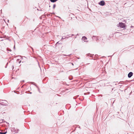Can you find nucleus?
<instances>
[{
	"label": "nucleus",
	"instance_id": "1",
	"mask_svg": "<svg viewBox=\"0 0 134 134\" xmlns=\"http://www.w3.org/2000/svg\"><path fill=\"white\" fill-rule=\"evenodd\" d=\"M7 102L5 100H2L1 102V105L4 106H7L8 105L7 104Z\"/></svg>",
	"mask_w": 134,
	"mask_h": 134
},
{
	"label": "nucleus",
	"instance_id": "2",
	"mask_svg": "<svg viewBox=\"0 0 134 134\" xmlns=\"http://www.w3.org/2000/svg\"><path fill=\"white\" fill-rule=\"evenodd\" d=\"M119 26L122 28H124L125 27V25L124 24L122 23H119Z\"/></svg>",
	"mask_w": 134,
	"mask_h": 134
},
{
	"label": "nucleus",
	"instance_id": "3",
	"mask_svg": "<svg viewBox=\"0 0 134 134\" xmlns=\"http://www.w3.org/2000/svg\"><path fill=\"white\" fill-rule=\"evenodd\" d=\"M19 130L17 129H16L15 128L13 127L12 128L11 131L13 132H14L15 133H18Z\"/></svg>",
	"mask_w": 134,
	"mask_h": 134
},
{
	"label": "nucleus",
	"instance_id": "4",
	"mask_svg": "<svg viewBox=\"0 0 134 134\" xmlns=\"http://www.w3.org/2000/svg\"><path fill=\"white\" fill-rule=\"evenodd\" d=\"M99 4L102 6H103L105 4V2L103 1H101L99 3Z\"/></svg>",
	"mask_w": 134,
	"mask_h": 134
},
{
	"label": "nucleus",
	"instance_id": "5",
	"mask_svg": "<svg viewBox=\"0 0 134 134\" xmlns=\"http://www.w3.org/2000/svg\"><path fill=\"white\" fill-rule=\"evenodd\" d=\"M133 75V73L132 72H130L128 75V77L130 78Z\"/></svg>",
	"mask_w": 134,
	"mask_h": 134
},
{
	"label": "nucleus",
	"instance_id": "6",
	"mask_svg": "<svg viewBox=\"0 0 134 134\" xmlns=\"http://www.w3.org/2000/svg\"><path fill=\"white\" fill-rule=\"evenodd\" d=\"M82 40L84 42H86V40H87V38L86 37H85V36H83L82 37Z\"/></svg>",
	"mask_w": 134,
	"mask_h": 134
},
{
	"label": "nucleus",
	"instance_id": "7",
	"mask_svg": "<svg viewBox=\"0 0 134 134\" xmlns=\"http://www.w3.org/2000/svg\"><path fill=\"white\" fill-rule=\"evenodd\" d=\"M50 0L51 1V2L54 3V2H56V1H57L58 0Z\"/></svg>",
	"mask_w": 134,
	"mask_h": 134
},
{
	"label": "nucleus",
	"instance_id": "8",
	"mask_svg": "<svg viewBox=\"0 0 134 134\" xmlns=\"http://www.w3.org/2000/svg\"><path fill=\"white\" fill-rule=\"evenodd\" d=\"M87 56H89V57H92L91 55L90 54H87Z\"/></svg>",
	"mask_w": 134,
	"mask_h": 134
},
{
	"label": "nucleus",
	"instance_id": "9",
	"mask_svg": "<svg viewBox=\"0 0 134 134\" xmlns=\"http://www.w3.org/2000/svg\"><path fill=\"white\" fill-rule=\"evenodd\" d=\"M7 133V132H0V134H5Z\"/></svg>",
	"mask_w": 134,
	"mask_h": 134
},
{
	"label": "nucleus",
	"instance_id": "10",
	"mask_svg": "<svg viewBox=\"0 0 134 134\" xmlns=\"http://www.w3.org/2000/svg\"><path fill=\"white\" fill-rule=\"evenodd\" d=\"M61 44L62 43H59V42H58L56 43V44Z\"/></svg>",
	"mask_w": 134,
	"mask_h": 134
},
{
	"label": "nucleus",
	"instance_id": "11",
	"mask_svg": "<svg viewBox=\"0 0 134 134\" xmlns=\"http://www.w3.org/2000/svg\"><path fill=\"white\" fill-rule=\"evenodd\" d=\"M55 6H56V5L55 4H54L53 5V8L54 9L55 8Z\"/></svg>",
	"mask_w": 134,
	"mask_h": 134
},
{
	"label": "nucleus",
	"instance_id": "12",
	"mask_svg": "<svg viewBox=\"0 0 134 134\" xmlns=\"http://www.w3.org/2000/svg\"><path fill=\"white\" fill-rule=\"evenodd\" d=\"M66 38V37H65L64 38H63V37H62V38H61V41H62V40L65 39Z\"/></svg>",
	"mask_w": 134,
	"mask_h": 134
},
{
	"label": "nucleus",
	"instance_id": "13",
	"mask_svg": "<svg viewBox=\"0 0 134 134\" xmlns=\"http://www.w3.org/2000/svg\"><path fill=\"white\" fill-rule=\"evenodd\" d=\"M7 50L10 51H11V50L10 49L8 48Z\"/></svg>",
	"mask_w": 134,
	"mask_h": 134
},
{
	"label": "nucleus",
	"instance_id": "14",
	"mask_svg": "<svg viewBox=\"0 0 134 134\" xmlns=\"http://www.w3.org/2000/svg\"><path fill=\"white\" fill-rule=\"evenodd\" d=\"M70 64H71L73 66L74 65V64L72 63H70Z\"/></svg>",
	"mask_w": 134,
	"mask_h": 134
},
{
	"label": "nucleus",
	"instance_id": "15",
	"mask_svg": "<svg viewBox=\"0 0 134 134\" xmlns=\"http://www.w3.org/2000/svg\"><path fill=\"white\" fill-rule=\"evenodd\" d=\"M30 47L31 48L32 50L33 51V48L32 47Z\"/></svg>",
	"mask_w": 134,
	"mask_h": 134
},
{
	"label": "nucleus",
	"instance_id": "16",
	"mask_svg": "<svg viewBox=\"0 0 134 134\" xmlns=\"http://www.w3.org/2000/svg\"><path fill=\"white\" fill-rule=\"evenodd\" d=\"M21 60L19 62V63H21Z\"/></svg>",
	"mask_w": 134,
	"mask_h": 134
},
{
	"label": "nucleus",
	"instance_id": "17",
	"mask_svg": "<svg viewBox=\"0 0 134 134\" xmlns=\"http://www.w3.org/2000/svg\"><path fill=\"white\" fill-rule=\"evenodd\" d=\"M133 27V26H130V27H131V28H132V27Z\"/></svg>",
	"mask_w": 134,
	"mask_h": 134
},
{
	"label": "nucleus",
	"instance_id": "18",
	"mask_svg": "<svg viewBox=\"0 0 134 134\" xmlns=\"http://www.w3.org/2000/svg\"><path fill=\"white\" fill-rule=\"evenodd\" d=\"M8 64V63H7V65ZM7 66H5V68H6Z\"/></svg>",
	"mask_w": 134,
	"mask_h": 134
},
{
	"label": "nucleus",
	"instance_id": "19",
	"mask_svg": "<svg viewBox=\"0 0 134 134\" xmlns=\"http://www.w3.org/2000/svg\"><path fill=\"white\" fill-rule=\"evenodd\" d=\"M12 67H13V68H14V66L13 65V66Z\"/></svg>",
	"mask_w": 134,
	"mask_h": 134
},
{
	"label": "nucleus",
	"instance_id": "20",
	"mask_svg": "<svg viewBox=\"0 0 134 134\" xmlns=\"http://www.w3.org/2000/svg\"><path fill=\"white\" fill-rule=\"evenodd\" d=\"M66 37V38H68L69 37Z\"/></svg>",
	"mask_w": 134,
	"mask_h": 134
},
{
	"label": "nucleus",
	"instance_id": "21",
	"mask_svg": "<svg viewBox=\"0 0 134 134\" xmlns=\"http://www.w3.org/2000/svg\"><path fill=\"white\" fill-rule=\"evenodd\" d=\"M74 35L73 34H72L71 35V36H73Z\"/></svg>",
	"mask_w": 134,
	"mask_h": 134
},
{
	"label": "nucleus",
	"instance_id": "22",
	"mask_svg": "<svg viewBox=\"0 0 134 134\" xmlns=\"http://www.w3.org/2000/svg\"><path fill=\"white\" fill-rule=\"evenodd\" d=\"M14 49L15 48V46H14Z\"/></svg>",
	"mask_w": 134,
	"mask_h": 134
},
{
	"label": "nucleus",
	"instance_id": "23",
	"mask_svg": "<svg viewBox=\"0 0 134 134\" xmlns=\"http://www.w3.org/2000/svg\"><path fill=\"white\" fill-rule=\"evenodd\" d=\"M0 105H1V102L0 103Z\"/></svg>",
	"mask_w": 134,
	"mask_h": 134
},
{
	"label": "nucleus",
	"instance_id": "24",
	"mask_svg": "<svg viewBox=\"0 0 134 134\" xmlns=\"http://www.w3.org/2000/svg\"><path fill=\"white\" fill-rule=\"evenodd\" d=\"M69 79H70V80H71L72 79H70L69 78Z\"/></svg>",
	"mask_w": 134,
	"mask_h": 134
},
{
	"label": "nucleus",
	"instance_id": "25",
	"mask_svg": "<svg viewBox=\"0 0 134 134\" xmlns=\"http://www.w3.org/2000/svg\"><path fill=\"white\" fill-rule=\"evenodd\" d=\"M9 20H8V22H9Z\"/></svg>",
	"mask_w": 134,
	"mask_h": 134
},
{
	"label": "nucleus",
	"instance_id": "26",
	"mask_svg": "<svg viewBox=\"0 0 134 134\" xmlns=\"http://www.w3.org/2000/svg\"><path fill=\"white\" fill-rule=\"evenodd\" d=\"M94 37V36H93L92 37Z\"/></svg>",
	"mask_w": 134,
	"mask_h": 134
}]
</instances>
